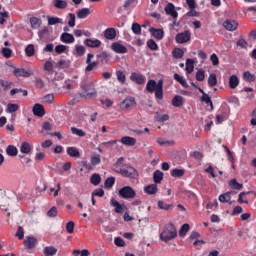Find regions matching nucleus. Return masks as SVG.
I'll return each instance as SVG.
<instances>
[{
	"instance_id": "nucleus-1",
	"label": "nucleus",
	"mask_w": 256,
	"mask_h": 256,
	"mask_svg": "<svg viewBox=\"0 0 256 256\" xmlns=\"http://www.w3.org/2000/svg\"><path fill=\"white\" fill-rule=\"evenodd\" d=\"M177 237V228L173 223H168L165 225L162 233L160 234L161 241H164V243H169V241H172V239H175Z\"/></svg>"
},
{
	"instance_id": "nucleus-2",
	"label": "nucleus",
	"mask_w": 256,
	"mask_h": 256,
	"mask_svg": "<svg viewBox=\"0 0 256 256\" xmlns=\"http://www.w3.org/2000/svg\"><path fill=\"white\" fill-rule=\"evenodd\" d=\"M115 173L122 175V177H126L127 179H135L137 177V170L130 165L124 164L122 168L119 170H114Z\"/></svg>"
},
{
	"instance_id": "nucleus-3",
	"label": "nucleus",
	"mask_w": 256,
	"mask_h": 256,
	"mask_svg": "<svg viewBox=\"0 0 256 256\" xmlns=\"http://www.w3.org/2000/svg\"><path fill=\"white\" fill-rule=\"evenodd\" d=\"M81 89H83L84 93H81L80 97L84 99H87V97H97V90H95L93 82H82Z\"/></svg>"
},
{
	"instance_id": "nucleus-4",
	"label": "nucleus",
	"mask_w": 256,
	"mask_h": 256,
	"mask_svg": "<svg viewBox=\"0 0 256 256\" xmlns=\"http://www.w3.org/2000/svg\"><path fill=\"white\" fill-rule=\"evenodd\" d=\"M118 195L122 199H135L137 192L131 186H124L118 191Z\"/></svg>"
},
{
	"instance_id": "nucleus-5",
	"label": "nucleus",
	"mask_w": 256,
	"mask_h": 256,
	"mask_svg": "<svg viewBox=\"0 0 256 256\" xmlns=\"http://www.w3.org/2000/svg\"><path fill=\"white\" fill-rule=\"evenodd\" d=\"M164 11L166 15H169L172 17L173 21H177V17H179V13L175 9V5L171 2L167 3L166 6L164 7Z\"/></svg>"
},
{
	"instance_id": "nucleus-6",
	"label": "nucleus",
	"mask_w": 256,
	"mask_h": 256,
	"mask_svg": "<svg viewBox=\"0 0 256 256\" xmlns=\"http://www.w3.org/2000/svg\"><path fill=\"white\" fill-rule=\"evenodd\" d=\"M175 39L176 43H188V41H191V32L189 30H185L184 32L178 33Z\"/></svg>"
},
{
	"instance_id": "nucleus-7",
	"label": "nucleus",
	"mask_w": 256,
	"mask_h": 256,
	"mask_svg": "<svg viewBox=\"0 0 256 256\" xmlns=\"http://www.w3.org/2000/svg\"><path fill=\"white\" fill-rule=\"evenodd\" d=\"M14 77H31L33 75V71L25 70V68H14L13 70Z\"/></svg>"
},
{
	"instance_id": "nucleus-8",
	"label": "nucleus",
	"mask_w": 256,
	"mask_h": 256,
	"mask_svg": "<svg viewBox=\"0 0 256 256\" xmlns=\"http://www.w3.org/2000/svg\"><path fill=\"white\" fill-rule=\"evenodd\" d=\"M130 79L134 83H137V85H145V81H147L145 76H143L142 74H139V73H135V72H133L131 74Z\"/></svg>"
},
{
	"instance_id": "nucleus-9",
	"label": "nucleus",
	"mask_w": 256,
	"mask_h": 256,
	"mask_svg": "<svg viewBox=\"0 0 256 256\" xmlns=\"http://www.w3.org/2000/svg\"><path fill=\"white\" fill-rule=\"evenodd\" d=\"M37 243H38L37 238L33 236H27L24 241V247H26V249H35V247L37 246Z\"/></svg>"
},
{
	"instance_id": "nucleus-10",
	"label": "nucleus",
	"mask_w": 256,
	"mask_h": 256,
	"mask_svg": "<svg viewBox=\"0 0 256 256\" xmlns=\"http://www.w3.org/2000/svg\"><path fill=\"white\" fill-rule=\"evenodd\" d=\"M111 49L114 51V53H120V54H125L127 53V47L123 46L119 42H114L111 44Z\"/></svg>"
},
{
	"instance_id": "nucleus-11",
	"label": "nucleus",
	"mask_w": 256,
	"mask_h": 256,
	"mask_svg": "<svg viewBox=\"0 0 256 256\" xmlns=\"http://www.w3.org/2000/svg\"><path fill=\"white\" fill-rule=\"evenodd\" d=\"M111 205L112 207H115V213H123V211L127 209V206H125V204L119 203V201L115 200V198L111 199Z\"/></svg>"
},
{
	"instance_id": "nucleus-12",
	"label": "nucleus",
	"mask_w": 256,
	"mask_h": 256,
	"mask_svg": "<svg viewBox=\"0 0 256 256\" xmlns=\"http://www.w3.org/2000/svg\"><path fill=\"white\" fill-rule=\"evenodd\" d=\"M60 41H62V43H66V44L70 45L71 43H75V37L73 36V34L64 32L60 36Z\"/></svg>"
},
{
	"instance_id": "nucleus-13",
	"label": "nucleus",
	"mask_w": 256,
	"mask_h": 256,
	"mask_svg": "<svg viewBox=\"0 0 256 256\" xmlns=\"http://www.w3.org/2000/svg\"><path fill=\"white\" fill-rule=\"evenodd\" d=\"M104 37L109 41L115 40V38L117 37V30H115V28H107L104 31Z\"/></svg>"
},
{
	"instance_id": "nucleus-14",
	"label": "nucleus",
	"mask_w": 256,
	"mask_h": 256,
	"mask_svg": "<svg viewBox=\"0 0 256 256\" xmlns=\"http://www.w3.org/2000/svg\"><path fill=\"white\" fill-rule=\"evenodd\" d=\"M151 35H153V37H155V39H157L158 41H161V39H163L165 32H163V29H157L154 27H151L149 29Z\"/></svg>"
},
{
	"instance_id": "nucleus-15",
	"label": "nucleus",
	"mask_w": 256,
	"mask_h": 256,
	"mask_svg": "<svg viewBox=\"0 0 256 256\" xmlns=\"http://www.w3.org/2000/svg\"><path fill=\"white\" fill-rule=\"evenodd\" d=\"M223 26L227 31H235V29L239 27V24L235 20H226L224 21Z\"/></svg>"
},
{
	"instance_id": "nucleus-16",
	"label": "nucleus",
	"mask_w": 256,
	"mask_h": 256,
	"mask_svg": "<svg viewBox=\"0 0 256 256\" xmlns=\"http://www.w3.org/2000/svg\"><path fill=\"white\" fill-rule=\"evenodd\" d=\"M121 143L127 145L128 147H133L137 145V140L130 136H124L121 138Z\"/></svg>"
},
{
	"instance_id": "nucleus-17",
	"label": "nucleus",
	"mask_w": 256,
	"mask_h": 256,
	"mask_svg": "<svg viewBox=\"0 0 256 256\" xmlns=\"http://www.w3.org/2000/svg\"><path fill=\"white\" fill-rule=\"evenodd\" d=\"M32 111L36 117H43L45 115V108L41 104H35Z\"/></svg>"
},
{
	"instance_id": "nucleus-18",
	"label": "nucleus",
	"mask_w": 256,
	"mask_h": 256,
	"mask_svg": "<svg viewBox=\"0 0 256 256\" xmlns=\"http://www.w3.org/2000/svg\"><path fill=\"white\" fill-rule=\"evenodd\" d=\"M154 91L156 99H159L161 101L163 99V79H160L158 81V86Z\"/></svg>"
},
{
	"instance_id": "nucleus-19",
	"label": "nucleus",
	"mask_w": 256,
	"mask_h": 256,
	"mask_svg": "<svg viewBox=\"0 0 256 256\" xmlns=\"http://www.w3.org/2000/svg\"><path fill=\"white\" fill-rule=\"evenodd\" d=\"M135 105V98L130 97L126 98L121 104L120 107L121 109H129L130 107H133Z\"/></svg>"
},
{
	"instance_id": "nucleus-20",
	"label": "nucleus",
	"mask_w": 256,
	"mask_h": 256,
	"mask_svg": "<svg viewBox=\"0 0 256 256\" xmlns=\"http://www.w3.org/2000/svg\"><path fill=\"white\" fill-rule=\"evenodd\" d=\"M158 191L159 188H157V184H150L144 187V193H147V195H156Z\"/></svg>"
},
{
	"instance_id": "nucleus-21",
	"label": "nucleus",
	"mask_w": 256,
	"mask_h": 256,
	"mask_svg": "<svg viewBox=\"0 0 256 256\" xmlns=\"http://www.w3.org/2000/svg\"><path fill=\"white\" fill-rule=\"evenodd\" d=\"M158 82L155 80H149L146 85V91L148 93H154L157 90Z\"/></svg>"
},
{
	"instance_id": "nucleus-22",
	"label": "nucleus",
	"mask_w": 256,
	"mask_h": 256,
	"mask_svg": "<svg viewBox=\"0 0 256 256\" xmlns=\"http://www.w3.org/2000/svg\"><path fill=\"white\" fill-rule=\"evenodd\" d=\"M230 189H234L235 191H241L243 189V184L237 182V179H232L228 182Z\"/></svg>"
},
{
	"instance_id": "nucleus-23",
	"label": "nucleus",
	"mask_w": 256,
	"mask_h": 256,
	"mask_svg": "<svg viewBox=\"0 0 256 256\" xmlns=\"http://www.w3.org/2000/svg\"><path fill=\"white\" fill-rule=\"evenodd\" d=\"M91 15V10L89 8H82L77 11V18L78 19H85Z\"/></svg>"
},
{
	"instance_id": "nucleus-24",
	"label": "nucleus",
	"mask_w": 256,
	"mask_h": 256,
	"mask_svg": "<svg viewBox=\"0 0 256 256\" xmlns=\"http://www.w3.org/2000/svg\"><path fill=\"white\" fill-rule=\"evenodd\" d=\"M219 201L220 203H229V205H233V203H235V201H231V196L228 192L221 194L219 196Z\"/></svg>"
},
{
	"instance_id": "nucleus-25",
	"label": "nucleus",
	"mask_w": 256,
	"mask_h": 256,
	"mask_svg": "<svg viewBox=\"0 0 256 256\" xmlns=\"http://www.w3.org/2000/svg\"><path fill=\"white\" fill-rule=\"evenodd\" d=\"M239 86V77L237 75H232L229 78V87L230 89H237Z\"/></svg>"
},
{
	"instance_id": "nucleus-26",
	"label": "nucleus",
	"mask_w": 256,
	"mask_h": 256,
	"mask_svg": "<svg viewBox=\"0 0 256 256\" xmlns=\"http://www.w3.org/2000/svg\"><path fill=\"white\" fill-rule=\"evenodd\" d=\"M57 69H69L71 67V60H60L56 63Z\"/></svg>"
},
{
	"instance_id": "nucleus-27",
	"label": "nucleus",
	"mask_w": 256,
	"mask_h": 256,
	"mask_svg": "<svg viewBox=\"0 0 256 256\" xmlns=\"http://www.w3.org/2000/svg\"><path fill=\"white\" fill-rule=\"evenodd\" d=\"M84 44L87 46V47H91V48H95V47H101V42L99 40H92V39H86L84 41Z\"/></svg>"
},
{
	"instance_id": "nucleus-28",
	"label": "nucleus",
	"mask_w": 256,
	"mask_h": 256,
	"mask_svg": "<svg viewBox=\"0 0 256 256\" xmlns=\"http://www.w3.org/2000/svg\"><path fill=\"white\" fill-rule=\"evenodd\" d=\"M174 79H175V81L180 83V85H182V87H185V89H188L189 84H187V80H185V78H183V76L179 75L178 73H175Z\"/></svg>"
},
{
	"instance_id": "nucleus-29",
	"label": "nucleus",
	"mask_w": 256,
	"mask_h": 256,
	"mask_svg": "<svg viewBox=\"0 0 256 256\" xmlns=\"http://www.w3.org/2000/svg\"><path fill=\"white\" fill-rule=\"evenodd\" d=\"M153 181L156 185L160 184L163 181V172L156 170L153 174Z\"/></svg>"
},
{
	"instance_id": "nucleus-30",
	"label": "nucleus",
	"mask_w": 256,
	"mask_h": 256,
	"mask_svg": "<svg viewBox=\"0 0 256 256\" xmlns=\"http://www.w3.org/2000/svg\"><path fill=\"white\" fill-rule=\"evenodd\" d=\"M67 154L70 157H76V158L81 157V153L79 152V149H77L76 147H68Z\"/></svg>"
},
{
	"instance_id": "nucleus-31",
	"label": "nucleus",
	"mask_w": 256,
	"mask_h": 256,
	"mask_svg": "<svg viewBox=\"0 0 256 256\" xmlns=\"http://www.w3.org/2000/svg\"><path fill=\"white\" fill-rule=\"evenodd\" d=\"M154 119L155 121H158V123H165V121H169V115L159 114V112H156Z\"/></svg>"
},
{
	"instance_id": "nucleus-32",
	"label": "nucleus",
	"mask_w": 256,
	"mask_h": 256,
	"mask_svg": "<svg viewBox=\"0 0 256 256\" xmlns=\"http://www.w3.org/2000/svg\"><path fill=\"white\" fill-rule=\"evenodd\" d=\"M0 86L4 89V91H9V89L15 86V83L0 79Z\"/></svg>"
},
{
	"instance_id": "nucleus-33",
	"label": "nucleus",
	"mask_w": 256,
	"mask_h": 256,
	"mask_svg": "<svg viewBox=\"0 0 256 256\" xmlns=\"http://www.w3.org/2000/svg\"><path fill=\"white\" fill-rule=\"evenodd\" d=\"M44 255L45 256H54L57 255V248L53 246H47L44 248Z\"/></svg>"
},
{
	"instance_id": "nucleus-34",
	"label": "nucleus",
	"mask_w": 256,
	"mask_h": 256,
	"mask_svg": "<svg viewBox=\"0 0 256 256\" xmlns=\"http://www.w3.org/2000/svg\"><path fill=\"white\" fill-rule=\"evenodd\" d=\"M90 183L97 187V185L101 183V176L97 173L92 174V176L90 177Z\"/></svg>"
},
{
	"instance_id": "nucleus-35",
	"label": "nucleus",
	"mask_w": 256,
	"mask_h": 256,
	"mask_svg": "<svg viewBox=\"0 0 256 256\" xmlns=\"http://www.w3.org/2000/svg\"><path fill=\"white\" fill-rule=\"evenodd\" d=\"M30 25L32 29H39V27H41V19L37 17L30 18Z\"/></svg>"
},
{
	"instance_id": "nucleus-36",
	"label": "nucleus",
	"mask_w": 256,
	"mask_h": 256,
	"mask_svg": "<svg viewBox=\"0 0 256 256\" xmlns=\"http://www.w3.org/2000/svg\"><path fill=\"white\" fill-rule=\"evenodd\" d=\"M195 63V60L191 59V58H188L186 60V73H191L194 69H195V66H193V64Z\"/></svg>"
},
{
	"instance_id": "nucleus-37",
	"label": "nucleus",
	"mask_w": 256,
	"mask_h": 256,
	"mask_svg": "<svg viewBox=\"0 0 256 256\" xmlns=\"http://www.w3.org/2000/svg\"><path fill=\"white\" fill-rule=\"evenodd\" d=\"M172 105L173 107H182L183 105V97L182 96H175L173 99H172Z\"/></svg>"
},
{
	"instance_id": "nucleus-38",
	"label": "nucleus",
	"mask_w": 256,
	"mask_h": 256,
	"mask_svg": "<svg viewBox=\"0 0 256 256\" xmlns=\"http://www.w3.org/2000/svg\"><path fill=\"white\" fill-rule=\"evenodd\" d=\"M6 153L7 155H9L10 157H16L17 153H18V150H17V147L13 146V145H9L7 148H6Z\"/></svg>"
},
{
	"instance_id": "nucleus-39",
	"label": "nucleus",
	"mask_w": 256,
	"mask_h": 256,
	"mask_svg": "<svg viewBox=\"0 0 256 256\" xmlns=\"http://www.w3.org/2000/svg\"><path fill=\"white\" fill-rule=\"evenodd\" d=\"M20 151L21 153H31V144H29L28 142H22L21 146H20Z\"/></svg>"
},
{
	"instance_id": "nucleus-40",
	"label": "nucleus",
	"mask_w": 256,
	"mask_h": 256,
	"mask_svg": "<svg viewBox=\"0 0 256 256\" xmlns=\"http://www.w3.org/2000/svg\"><path fill=\"white\" fill-rule=\"evenodd\" d=\"M158 207L164 211H171V209H173V204H166L165 202L159 200Z\"/></svg>"
},
{
	"instance_id": "nucleus-41",
	"label": "nucleus",
	"mask_w": 256,
	"mask_h": 256,
	"mask_svg": "<svg viewBox=\"0 0 256 256\" xmlns=\"http://www.w3.org/2000/svg\"><path fill=\"white\" fill-rule=\"evenodd\" d=\"M209 87H215L217 85V75L215 73H211L208 78Z\"/></svg>"
},
{
	"instance_id": "nucleus-42",
	"label": "nucleus",
	"mask_w": 256,
	"mask_h": 256,
	"mask_svg": "<svg viewBox=\"0 0 256 256\" xmlns=\"http://www.w3.org/2000/svg\"><path fill=\"white\" fill-rule=\"evenodd\" d=\"M54 7H56V9H65L67 7V1L54 0Z\"/></svg>"
},
{
	"instance_id": "nucleus-43",
	"label": "nucleus",
	"mask_w": 256,
	"mask_h": 256,
	"mask_svg": "<svg viewBox=\"0 0 256 256\" xmlns=\"http://www.w3.org/2000/svg\"><path fill=\"white\" fill-rule=\"evenodd\" d=\"M147 47L151 49V51H158L159 50V45H157V42L153 39H149L147 41Z\"/></svg>"
},
{
	"instance_id": "nucleus-44",
	"label": "nucleus",
	"mask_w": 256,
	"mask_h": 256,
	"mask_svg": "<svg viewBox=\"0 0 256 256\" xmlns=\"http://www.w3.org/2000/svg\"><path fill=\"white\" fill-rule=\"evenodd\" d=\"M113 185H115V177H109L105 180L104 182V187L106 189H111V187H113Z\"/></svg>"
},
{
	"instance_id": "nucleus-45",
	"label": "nucleus",
	"mask_w": 256,
	"mask_h": 256,
	"mask_svg": "<svg viewBox=\"0 0 256 256\" xmlns=\"http://www.w3.org/2000/svg\"><path fill=\"white\" fill-rule=\"evenodd\" d=\"M98 66H99V61L87 63L85 71H86V73H89V72L93 71L95 69V67H98Z\"/></svg>"
},
{
	"instance_id": "nucleus-46",
	"label": "nucleus",
	"mask_w": 256,
	"mask_h": 256,
	"mask_svg": "<svg viewBox=\"0 0 256 256\" xmlns=\"http://www.w3.org/2000/svg\"><path fill=\"white\" fill-rule=\"evenodd\" d=\"M25 53L27 57H33V55H35V46L33 44H29L25 49Z\"/></svg>"
},
{
	"instance_id": "nucleus-47",
	"label": "nucleus",
	"mask_w": 256,
	"mask_h": 256,
	"mask_svg": "<svg viewBox=\"0 0 256 256\" xmlns=\"http://www.w3.org/2000/svg\"><path fill=\"white\" fill-rule=\"evenodd\" d=\"M190 226L189 224H184L181 226L180 230H179V236L180 237H185L187 235V232L189 231Z\"/></svg>"
},
{
	"instance_id": "nucleus-48",
	"label": "nucleus",
	"mask_w": 256,
	"mask_h": 256,
	"mask_svg": "<svg viewBox=\"0 0 256 256\" xmlns=\"http://www.w3.org/2000/svg\"><path fill=\"white\" fill-rule=\"evenodd\" d=\"M6 111H7V113H15L16 111H19V105L18 104L9 103L7 105Z\"/></svg>"
},
{
	"instance_id": "nucleus-49",
	"label": "nucleus",
	"mask_w": 256,
	"mask_h": 256,
	"mask_svg": "<svg viewBox=\"0 0 256 256\" xmlns=\"http://www.w3.org/2000/svg\"><path fill=\"white\" fill-rule=\"evenodd\" d=\"M183 55H185V52H183V50L181 48H176L173 51V57L175 59H183Z\"/></svg>"
},
{
	"instance_id": "nucleus-50",
	"label": "nucleus",
	"mask_w": 256,
	"mask_h": 256,
	"mask_svg": "<svg viewBox=\"0 0 256 256\" xmlns=\"http://www.w3.org/2000/svg\"><path fill=\"white\" fill-rule=\"evenodd\" d=\"M71 131L73 135H77L78 137H85L86 135L85 131L76 127H71Z\"/></svg>"
},
{
	"instance_id": "nucleus-51",
	"label": "nucleus",
	"mask_w": 256,
	"mask_h": 256,
	"mask_svg": "<svg viewBox=\"0 0 256 256\" xmlns=\"http://www.w3.org/2000/svg\"><path fill=\"white\" fill-rule=\"evenodd\" d=\"M171 175L172 177H183V175H185V170L183 169H173L171 171Z\"/></svg>"
},
{
	"instance_id": "nucleus-52",
	"label": "nucleus",
	"mask_w": 256,
	"mask_h": 256,
	"mask_svg": "<svg viewBox=\"0 0 256 256\" xmlns=\"http://www.w3.org/2000/svg\"><path fill=\"white\" fill-rule=\"evenodd\" d=\"M58 23L63 24V20L57 17L48 18V25H57Z\"/></svg>"
},
{
	"instance_id": "nucleus-53",
	"label": "nucleus",
	"mask_w": 256,
	"mask_h": 256,
	"mask_svg": "<svg viewBox=\"0 0 256 256\" xmlns=\"http://www.w3.org/2000/svg\"><path fill=\"white\" fill-rule=\"evenodd\" d=\"M96 57L100 59L101 63H103V61H105V63H109V54H107V52L97 54Z\"/></svg>"
},
{
	"instance_id": "nucleus-54",
	"label": "nucleus",
	"mask_w": 256,
	"mask_h": 256,
	"mask_svg": "<svg viewBox=\"0 0 256 256\" xmlns=\"http://www.w3.org/2000/svg\"><path fill=\"white\" fill-rule=\"evenodd\" d=\"M2 55L5 57V59H11L13 55V50L10 48H2Z\"/></svg>"
},
{
	"instance_id": "nucleus-55",
	"label": "nucleus",
	"mask_w": 256,
	"mask_h": 256,
	"mask_svg": "<svg viewBox=\"0 0 256 256\" xmlns=\"http://www.w3.org/2000/svg\"><path fill=\"white\" fill-rule=\"evenodd\" d=\"M243 77H244L245 81H249V82H253L256 79L255 75L251 74V72H249V71L244 72Z\"/></svg>"
},
{
	"instance_id": "nucleus-56",
	"label": "nucleus",
	"mask_w": 256,
	"mask_h": 256,
	"mask_svg": "<svg viewBox=\"0 0 256 256\" xmlns=\"http://www.w3.org/2000/svg\"><path fill=\"white\" fill-rule=\"evenodd\" d=\"M75 50L78 57H83V55H85V46L76 45Z\"/></svg>"
},
{
	"instance_id": "nucleus-57",
	"label": "nucleus",
	"mask_w": 256,
	"mask_h": 256,
	"mask_svg": "<svg viewBox=\"0 0 256 256\" xmlns=\"http://www.w3.org/2000/svg\"><path fill=\"white\" fill-rule=\"evenodd\" d=\"M116 77H117L118 81L120 83H122V85L125 84L126 76H125V73H123V71H117Z\"/></svg>"
},
{
	"instance_id": "nucleus-58",
	"label": "nucleus",
	"mask_w": 256,
	"mask_h": 256,
	"mask_svg": "<svg viewBox=\"0 0 256 256\" xmlns=\"http://www.w3.org/2000/svg\"><path fill=\"white\" fill-rule=\"evenodd\" d=\"M43 103H53L55 101V95L54 94H47L43 98Z\"/></svg>"
},
{
	"instance_id": "nucleus-59",
	"label": "nucleus",
	"mask_w": 256,
	"mask_h": 256,
	"mask_svg": "<svg viewBox=\"0 0 256 256\" xmlns=\"http://www.w3.org/2000/svg\"><path fill=\"white\" fill-rule=\"evenodd\" d=\"M68 47L63 45V44H59L55 47V51L58 55H61V53H65V51H67Z\"/></svg>"
},
{
	"instance_id": "nucleus-60",
	"label": "nucleus",
	"mask_w": 256,
	"mask_h": 256,
	"mask_svg": "<svg viewBox=\"0 0 256 256\" xmlns=\"http://www.w3.org/2000/svg\"><path fill=\"white\" fill-rule=\"evenodd\" d=\"M196 79H197L198 81H205V70L199 69V70L196 72Z\"/></svg>"
},
{
	"instance_id": "nucleus-61",
	"label": "nucleus",
	"mask_w": 256,
	"mask_h": 256,
	"mask_svg": "<svg viewBox=\"0 0 256 256\" xmlns=\"http://www.w3.org/2000/svg\"><path fill=\"white\" fill-rule=\"evenodd\" d=\"M132 31L135 35H141V25H139V23H133Z\"/></svg>"
},
{
	"instance_id": "nucleus-62",
	"label": "nucleus",
	"mask_w": 256,
	"mask_h": 256,
	"mask_svg": "<svg viewBox=\"0 0 256 256\" xmlns=\"http://www.w3.org/2000/svg\"><path fill=\"white\" fill-rule=\"evenodd\" d=\"M66 231L67 233H73L75 231V222L73 221H69L67 224H66Z\"/></svg>"
},
{
	"instance_id": "nucleus-63",
	"label": "nucleus",
	"mask_w": 256,
	"mask_h": 256,
	"mask_svg": "<svg viewBox=\"0 0 256 256\" xmlns=\"http://www.w3.org/2000/svg\"><path fill=\"white\" fill-rule=\"evenodd\" d=\"M114 243H115L116 247H125V240H123V238H121V237H116L114 239Z\"/></svg>"
},
{
	"instance_id": "nucleus-64",
	"label": "nucleus",
	"mask_w": 256,
	"mask_h": 256,
	"mask_svg": "<svg viewBox=\"0 0 256 256\" xmlns=\"http://www.w3.org/2000/svg\"><path fill=\"white\" fill-rule=\"evenodd\" d=\"M68 16H69L68 25L70 27H74L75 26V19H76L75 14L74 13H69Z\"/></svg>"
}]
</instances>
